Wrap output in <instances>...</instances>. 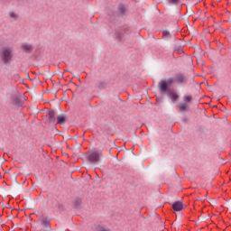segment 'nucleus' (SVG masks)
<instances>
[{
  "label": "nucleus",
  "instance_id": "nucleus-5",
  "mask_svg": "<svg viewBox=\"0 0 231 231\" xmlns=\"http://www.w3.org/2000/svg\"><path fill=\"white\" fill-rule=\"evenodd\" d=\"M22 50L24 51L26 53H32V51H33V45L30 43H23Z\"/></svg>",
  "mask_w": 231,
  "mask_h": 231
},
{
  "label": "nucleus",
  "instance_id": "nucleus-6",
  "mask_svg": "<svg viewBox=\"0 0 231 231\" xmlns=\"http://www.w3.org/2000/svg\"><path fill=\"white\" fill-rule=\"evenodd\" d=\"M47 118L49 122H51V124H55V121H56L55 111L53 110L49 111V113L47 114Z\"/></svg>",
  "mask_w": 231,
  "mask_h": 231
},
{
  "label": "nucleus",
  "instance_id": "nucleus-13",
  "mask_svg": "<svg viewBox=\"0 0 231 231\" xmlns=\"http://www.w3.org/2000/svg\"><path fill=\"white\" fill-rule=\"evenodd\" d=\"M119 10L122 12H125V8L124 7L123 5H119Z\"/></svg>",
  "mask_w": 231,
  "mask_h": 231
},
{
  "label": "nucleus",
  "instance_id": "nucleus-12",
  "mask_svg": "<svg viewBox=\"0 0 231 231\" xmlns=\"http://www.w3.org/2000/svg\"><path fill=\"white\" fill-rule=\"evenodd\" d=\"M169 3H171V5H178V3H180V0H168Z\"/></svg>",
  "mask_w": 231,
  "mask_h": 231
},
{
  "label": "nucleus",
  "instance_id": "nucleus-7",
  "mask_svg": "<svg viewBox=\"0 0 231 231\" xmlns=\"http://www.w3.org/2000/svg\"><path fill=\"white\" fill-rule=\"evenodd\" d=\"M175 82H178V84H183V82H185V76L182 74H178L175 77Z\"/></svg>",
  "mask_w": 231,
  "mask_h": 231
},
{
  "label": "nucleus",
  "instance_id": "nucleus-4",
  "mask_svg": "<svg viewBox=\"0 0 231 231\" xmlns=\"http://www.w3.org/2000/svg\"><path fill=\"white\" fill-rule=\"evenodd\" d=\"M172 209L174 212H180V210H183V203L181 201H176L172 204Z\"/></svg>",
  "mask_w": 231,
  "mask_h": 231
},
{
  "label": "nucleus",
  "instance_id": "nucleus-8",
  "mask_svg": "<svg viewBox=\"0 0 231 231\" xmlns=\"http://www.w3.org/2000/svg\"><path fill=\"white\" fill-rule=\"evenodd\" d=\"M167 95L172 100V102H176V100L180 98V96H178V94L175 92H168Z\"/></svg>",
  "mask_w": 231,
  "mask_h": 231
},
{
  "label": "nucleus",
  "instance_id": "nucleus-1",
  "mask_svg": "<svg viewBox=\"0 0 231 231\" xmlns=\"http://www.w3.org/2000/svg\"><path fill=\"white\" fill-rule=\"evenodd\" d=\"M14 60V47L4 46L0 50V60L4 64H10Z\"/></svg>",
  "mask_w": 231,
  "mask_h": 231
},
{
  "label": "nucleus",
  "instance_id": "nucleus-11",
  "mask_svg": "<svg viewBox=\"0 0 231 231\" xmlns=\"http://www.w3.org/2000/svg\"><path fill=\"white\" fill-rule=\"evenodd\" d=\"M184 102H191L192 101V96H184L183 97Z\"/></svg>",
  "mask_w": 231,
  "mask_h": 231
},
{
  "label": "nucleus",
  "instance_id": "nucleus-14",
  "mask_svg": "<svg viewBox=\"0 0 231 231\" xmlns=\"http://www.w3.org/2000/svg\"><path fill=\"white\" fill-rule=\"evenodd\" d=\"M163 35H169V32L164 31V32H163Z\"/></svg>",
  "mask_w": 231,
  "mask_h": 231
},
{
  "label": "nucleus",
  "instance_id": "nucleus-2",
  "mask_svg": "<svg viewBox=\"0 0 231 231\" xmlns=\"http://www.w3.org/2000/svg\"><path fill=\"white\" fill-rule=\"evenodd\" d=\"M171 84H174V79H172V78H169L168 79L160 81L159 82L160 90L162 93H165V91H167L169 86H171Z\"/></svg>",
  "mask_w": 231,
  "mask_h": 231
},
{
  "label": "nucleus",
  "instance_id": "nucleus-10",
  "mask_svg": "<svg viewBox=\"0 0 231 231\" xmlns=\"http://www.w3.org/2000/svg\"><path fill=\"white\" fill-rule=\"evenodd\" d=\"M57 120H58L57 124L62 125V124H65L66 117L64 116H58Z\"/></svg>",
  "mask_w": 231,
  "mask_h": 231
},
{
  "label": "nucleus",
  "instance_id": "nucleus-9",
  "mask_svg": "<svg viewBox=\"0 0 231 231\" xmlns=\"http://www.w3.org/2000/svg\"><path fill=\"white\" fill-rule=\"evenodd\" d=\"M178 107L180 111H187L189 105H187V103H181L178 105Z\"/></svg>",
  "mask_w": 231,
  "mask_h": 231
},
{
  "label": "nucleus",
  "instance_id": "nucleus-3",
  "mask_svg": "<svg viewBox=\"0 0 231 231\" xmlns=\"http://www.w3.org/2000/svg\"><path fill=\"white\" fill-rule=\"evenodd\" d=\"M100 158H102V152L96 151L89 154L88 160L92 163H97V162H99Z\"/></svg>",
  "mask_w": 231,
  "mask_h": 231
}]
</instances>
